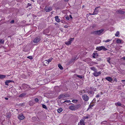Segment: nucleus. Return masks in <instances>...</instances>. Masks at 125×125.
Listing matches in <instances>:
<instances>
[{
  "label": "nucleus",
  "instance_id": "f257e3e1",
  "mask_svg": "<svg viewBox=\"0 0 125 125\" xmlns=\"http://www.w3.org/2000/svg\"><path fill=\"white\" fill-rule=\"evenodd\" d=\"M96 49L98 51H100L102 50H103L104 51H106L107 49L104 46H101L97 47L96 48Z\"/></svg>",
  "mask_w": 125,
  "mask_h": 125
},
{
  "label": "nucleus",
  "instance_id": "f03ea898",
  "mask_svg": "<svg viewBox=\"0 0 125 125\" xmlns=\"http://www.w3.org/2000/svg\"><path fill=\"white\" fill-rule=\"evenodd\" d=\"M103 29H101L99 30L95 31L93 32L94 34L97 35L100 34L104 31Z\"/></svg>",
  "mask_w": 125,
  "mask_h": 125
},
{
  "label": "nucleus",
  "instance_id": "7ed1b4c3",
  "mask_svg": "<svg viewBox=\"0 0 125 125\" xmlns=\"http://www.w3.org/2000/svg\"><path fill=\"white\" fill-rule=\"evenodd\" d=\"M74 38H71L69 39V41L65 42V44L67 45H70L74 40Z\"/></svg>",
  "mask_w": 125,
  "mask_h": 125
},
{
  "label": "nucleus",
  "instance_id": "20e7f679",
  "mask_svg": "<svg viewBox=\"0 0 125 125\" xmlns=\"http://www.w3.org/2000/svg\"><path fill=\"white\" fill-rule=\"evenodd\" d=\"M83 99L85 101H88L89 99V97L86 94H84L82 96Z\"/></svg>",
  "mask_w": 125,
  "mask_h": 125
},
{
  "label": "nucleus",
  "instance_id": "39448f33",
  "mask_svg": "<svg viewBox=\"0 0 125 125\" xmlns=\"http://www.w3.org/2000/svg\"><path fill=\"white\" fill-rule=\"evenodd\" d=\"M41 40L39 37L35 38L33 40V42L34 43H36L38 42Z\"/></svg>",
  "mask_w": 125,
  "mask_h": 125
},
{
  "label": "nucleus",
  "instance_id": "423d86ee",
  "mask_svg": "<svg viewBox=\"0 0 125 125\" xmlns=\"http://www.w3.org/2000/svg\"><path fill=\"white\" fill-rule=\"evenodd\" d=\"M101 74L100 72H97V71L93 73V75L96 77H97L99 75Z\"/></svg>",
  "mask_w": 125,
  "mask_h": 125
},
{
  "label": "nucleus",
  "instance_id": "0eeeda50",
  "mask_svg": "<svg viewBox=\"0 0 125 125\" xmlns=\"http://www.w3.org/2000/svg\"><path fill=\"white\" fill-rule=\"evenodd\" d=\"M45 9L46 12H49L52 10V8L51 7L46 6Z\"/></svg>",
  "mask_w": 125,
  "mask_h": 125
},
{
  "label": "nucleus",
  "instance_id": "6e6552de",
  "mask_svg": "<svg viewBox=\"0 0 125 125\" xmlns=\"http://www.w3.org/2000/svg\"><path fill=\"white\" fill-rule=\"evenodd\" d=\"M116 12L118 14H124L125 12L124 11H123L121 10H118L116 11Z\"/></svg>",
  "mask_w": 125,
  "mask_h": 125
},
{
  "label": "nucleus",
  "instance_id": "1a4fd4ad",
  "mask_svg": "<svg viewBox=\"0 0 125 125\" xmlns=\"http://www.w3.org/2000/svg\"><path fill=\"white\" fill-rule=\"evenodd\" d=\"M18 117L19 119L21 120H22L25 118V117L23 116L22 114H21L18 115Z\"/></svg>",
  "mask_w": 125,
  "mask_h": 125
},
{
  "label": "nucleus",
  "instance_id": "9d476101",
  "mask_svg": "<svg viewBox=\"0 0 125 125\" xmlns=\"http://www.w3.org/2000/svg\"><path fill=\"white\" fill-rule=\"evenodd\" d=\"M78 125H85L84 122V120L83 119L81 120L80 122L78 124Z\"/></svg>",
  "mask_w": 125,
  "mask_h": 125
},
{
  "label": "nucleus",
  "instance_id": "9b49d317",
  "mask_svg": "<svg viewBox=\"0 0 125 125\" xmlns=\"http://www.w3.org/2000/svg\"><path fill=\"white\" fill-rule=\"evenodd\" d=\"M69 109L72 111H73L76 110L75 105L70 106L69 107Z\"/></svg>",
  "mask_w": 125,
  "mask_h": 125
},
{
  "label": "nucleus",
  "instance_id": "f8f14e48",
  "mask_svg": "<svg viewBox=\"0 0 125 125\" xmlns=\"http://www.w3.org/2000/svg\"><path fill=\"white\" fill-rule=\"evenodd\" d=\"M68 96H65V95H64V94H63L60 95V96H59L58 98L59 99H60L64 97H66Z\"/></svg>",
  "mask_w": 125,
  "mask_h": 125
},
{
  "label": "nucleus",
  "instance_id": "ddd939ff",
  "mask_svg": "<svg viewBox=\"0 0 125 125\" xmlns=\"http://www.w3.org/2000/svg\"><path fill=\"white\" fill-rule=\"evenodd\" d=\"M105 79L108 81L110 82H111L112 81V79L110 77H106L105 78Z\"/></svg>",
  "mask_w": 125,
  "mask_h": 125
},
{
  "label": "nucleus",
  "instance_id": "4468645a",
  "mask_svg": "<svg viewBox=\"0 0 125 125\" xmlns=\"http://www.w3.org/2000/svg\"><path fill=\"white\" fill-rule=\"evenodd\" d=\"M12 82H13V81L12 80H7L5 82V84L6 85H8V83Z\"/></svg>",
  "mask_w": 125,
  "mask_h": 125
},
{
  "label": "nucleus",
  "instance_id": "2eb2a0df",
  "mask_svg": "<svg viewBox=\"0 0 125 125\" xmlns=\"http://www.w3.org/2000/svg\"><path fill=\"white\" fill-rule=\"evenodd\" d=\"M58 18L59 17L58 16H56L55 17V20L57 22H59L60 21V19Z\"/></svg>",
  "mask_w": 125,
  "mask_h": 125
},
{
  "label": "nucleus",
  "instance_id": "dca6fc26",
  "mask_svg": "<svg viewBox=\"0 0 125 125\" xmlns=\"http://www.w3.org/2000/svg\"><path fill=\"white\" fill-rule=\"evenodd\" d=\"M122 40L119 39H118L116 41V42L117 43H122Z\"/></svg>",
  "mask_w": 125,
  "mask_h": 125
},
{
  "label": "nucleus",
  "instance_id": "f3484780",
  "mask_svg": "<svg viewBox=\"0 0 125 125\" xmlns=\"http://www.w3.org/2000/svg\"><path fill=\"white\" fill-rule=\"evenodd\" d=\"M93 54V56L94 58H97V56H98V54L97 53H94Z\"/></svg>",
  "mask_w": 125,
  "mask_h": 125
},
{
  "label": "nucleus",
  "instance_id": "a211bd4d",
  "mask_svg": "<svg viewBox=\"0 0 125 125\" xmlns=\"http://www.w3.org/2000/svg\"><path fill=\"white\" fill-rule=\"evenodd\" d=\"M99 7H96L94 10V12L95 13H96V14L98 13V12L99 10H98L97 8Z\"/></svg>",
  "mask_w": 125,
  "mask_h": 125
},
{
  "label": "nucleus",
  "instance_id": "6ab92c4d",
  "mask_svg": "<svg viewBox=\"0 0 125 125\" xmlns=\"http://www.w3.org/2000/svg\"><path fill=\"white\" fill-rule=\"evenodd\" d=\"M90 69H91L92 70L94 71V72L95 71H97V69L95 67H91L90 68Z\"/></svg>",
  "mask_w": 125,
  "mask_h": 125
},
{
  "label": "nucleus",
  "instance_id": "aec40b11",
  "mask_svg": "<svg viewBox=\"0 0 125 125\" xmlns=\"http://www.w3.org/2000/svg\"><path fill=\"white\" fill-rule=\"evenodd\" d=\"M85 92L86 91L85 90H81L79 91V94H80V95H82L83 94V93H85Z\"/></svg>",
  "mask_w": 125,
  "mask_h": 125
},
{
  "label": "nucleus",
  "instance_id": "412c9836",
  "mask_svg": "<svg viewBox=\"0 0 125 125\" xmlns=\"http://www.w3.org/2000/svg\"><path fill=\"white\" fill-rule=\"evenodd\" d=\"M6 77V75H3L0 74V79H3Z\"/></svg>",
  "mask_w": 125,
  "mask_h": 125
},
{
  "label": "nucleus",
  "instance_id": "4be33fe9",
  "mask_svg": "<svg viewBox=\"0 0 125 125\" xmlns=\"http://www.w3.org/2000/svg\"><path fill=\"white\" fill-rule=\"evenodd\" d=\"M62 111V109L61 108H60L58 109L57 111L58 113H60Z\"/></svg>",
  "mask_w": 125,
  "mask_h": 125
},
{
  "label": "nucleus",
  "instance_id": "5701e85b",
  "mask_svg": "<svg viewBox=\"0 0 125 125\" xmlns=\"http://www.w3.org/2000/svg\"><path fill=\"white\" fill-rule=\"evenodd\" d=\"M26 95V94L25 93H23L20 94L19 96L20 97H22Z\"/></svg>",
  "mask_w": 125,
  "mask_h": 125
},
{
  "label": "nucleus",
  "instance_id": "b1692460",
  "mask_svg": "<svg viewBox=\"0 0 125 125\" xmlns=\"http://www.w3.org/2000/svg\"><path fill=\"white\" fill-rule=\"evenodd\" d=\"M52 59H49L47 60H45V61L47 62H48V63L49 64L50 62H51L52 61Z\"/></svg>",
  "mask_w": 125,
  "mask_h": 125
},
{
  "label": "nucleus",
  "instance_id": "393cba45",
  "mask_svg": "<svg viewBox=\"0 0 125 125\" xmlns=\"http://www.w3.org/2000/svg\"><path fill=\"white\" fill-rule=\"evenodd\" d=\"M58 67L61 69L62 70L63 69V67L60 64H58Z\"/></svg>",
  "mask_w": 125,
  "mask_h": 125
},
{
  "label": "nucleus",
  "instance_id": "a878e982",
  "mask_svg": "<svg viewBox=\"0 0 125 125\" xmlns=\"http://www.w3.org/2000/svg\"><path fill=\"white\" fill-rule=\"evenodd\" d=\"M80 105H75L76 110L78 109L80 107Z\"/></svg>",
  "mask_w": 125,
  "mask_h": 125
},
{
  "label": "nucleus",
  "instance_id": "bb28decb",
  "mask_svg": "<svg viewBox=\"0 0 125 125\" xmlns=\"http://www.w3.org/2000/svg\"><path fill=\"white\" fill-rule=\"evenodd\" d=\"M121 103L119 102H118L117 103V105H118V106H121L122 107L123 106H124V105H121Z\"/></svg>",
  "mask_w": 125,
  "mask_h": 125
},
{
  "label": "nucleus",
  "instance_id": "cd10ccee",
  "mask_svg": "<svg viewBox=\"0 0 125 125\" xmlns=\"http://www.w3.org/2000/svg\"><path fill=\"white\" fill-rule=\"evenodd\" d=\"M42 107L43 108H45L46 109H47V107L44 104H42Z\"/></svg>",
  "mask_w": 125,
  "mask_h": 125
},
{
  "label": "nucleus",
  "instance_id": "c85d7f7f",
  "mask_svg": "<svg viewBox=\"0 0 125 125\" xmlns=\"http://www.w3.org/2000/svg\"><path fill=\"white\" fill-rule=\"evenodd\" d=\"M94 104L93 105H90V104L89 106V107L88 108L87 110H89V109H90V108L91 107H93L94 106Z\"/></svg>",
  "mask_w": 125,
  "mask_h": 125
},
{
  "label": "nucleus",
  "instance_id": "c756f323",
  "mask_svg": "<svg viewBox=\"0 0 125 125\" xmlns=\"http://www.w3.org/2000/svg\"><path fill=\"white\" fill-rule=\"evenodd\" d=\"M119 34V32L118 31H117L116 32L115 34V36H118Z\"/></svg>",
  "mask_w": 125,
  "mask_h": 125
},
{
  "label": "nucleus",
  "instance_id": "7c9ffc66",
  "mask_svg": "<svg viewBox=\"0 0 125 125\" xmlns=\"http://www.w3.org/2000/svg\"><path fill=\"white\" fill-rule=\"evenodd\" d=\"M75 58H73L71 60L70 62H73L75 60Z\"/></svg>",
  "mask_w": 125,
  "mask_h": 125
},
{
  "label": "nucleus",
  "instance_id": "2f4dec72",
  "mask_svg": "<svg viewBox=\"0 0 125 125\" xmlns=\"http://www.w3.org/2000/svg\"><path fill=\"white\" fill-rule=\"evenodd\" d=\"M107 122V121H103L101 123V124H105Z\"/></svg>",
  "mask_w": 125,
  "mask_h": 125
},
{
  "label": "nucleus",
  "instance_id": "473e14b6",
  "mask_svg": "<svg viewBox=\"0 0 125 125\" xmlns=\"http://www.w3.org/2000/svg\"><path fill=\"white\" fill-rule=\"evenodd\" d=\"M0 43H4V40L3 39H0Z\"/></svg>",
  "mask_w": 125,
  "mask_h": 125
},
{
  "label": "nucleus",
  "instance_id": "72a5a7b5",
  "mask_svg": "<svg viewBox=\"0 0 125 125\" xmlns=\"http://www.w3.org/2000/svg\"><path fill=\"white\" fill-rule=\"evenodd\" d=\"M107 61L110 63V58H107Z\"/></svg>",
  "mask_w": 125,
  "mask_h": 125
},
{
  "label": "nucleus",
  "instance_id": "f704fd0d",
  "mask_svg": "<svg viewBox=\"0 0 125 125\" xmlns=\"http://www.w3.org/2000/svg\"><path fill=\"white\" fill-rule=\"evenodd\" d=\"M77 101V100H73L72 101V102L73 103H76Z\"/></svg>",
  "mask_w": 125,
  "mask_h": 125
},
{
  "label": "nucleus",
  "instance_id": "c9c22d12",
  "mask_svg": "<svg viewBox=\"0 0 125 125\" xmlns=\"http://www.w3.org/2000/svg\"><path fill=\"white\" fill-rule=\"evenodd\" d=\"M77 76L78 77L81 79L83 78V77L82 75H77Z\"/></svg>",
  "mask_w": 125,
  "mask_h": 125
},
{
  "label": "nucleus",
  "instance_id": "e433bc0d",
  "mask_svg": "<svg viewBox=\"0 0 125 125\" xmlns=\"http://www.w3.org/2000/svg\"><path fill=\"white\" fill-rule=\"evenodd\" d=\"M71 102L69 100H66V101H64L63 102V103H65V102H66V103H69L70 102Z\"/></svg>",
  "mask_w": 125,
  "mask_h": 125
},
{
  "label": "nucleus",
  "instance_id": "4c0bfd02",
  "mask_svg": "<svg viewBox=\"0 0 125 125\" xmlns=\"http://www.w3.org/2000/svg\"><path fill=\"white\" fill-rule=\"evenodd\" d=\"M29 104L30 106H32L33 104H32L31 103H32V102L31 101H30L29 102Z\"/></svg>",
  "mask_w": 125,
  "mask_h": 125
},
{
  "label": "nucleus",
  "instance_id": "58836bf2",
  "mask_svg": "<svg viewBox=\"0 0 125 125\" xmlns=\"http://www.w3.org/2000/svg\"><path fill=\"white\" fill-rule=\"evenodd\" d=\"M27 58L30 59H32V56H29Z\"/></svg>",
  "mask_w": 125,
  "mask_h": 125
},
{
  "label": "nucleus",
  "instance_id": "ea45409f",
  "mask_svg": "<svg viewBox=\"0 0 125 125\" xmlns=\"http://www.w3.org/2000/svg\"><path fill=\"white\" fill-rule=\"evenodd\" d=\"M34 101L36 102H38L39 101L38 99L37 98H36L34 99Z\"/></svg>",
  "mask_w": 125,
  "mask_h": 125
},
{
  "label": "nucleus",
  "instance_id": "a19ab883",
  "mask_svg": "<svg viewBox=\"0 0 125 125\" xmlns=\"http://www.w3.org/2000/svg\"><path fill=\"white\" fill-rule=\"evenodd\" d=\"M111 40H110L109 39H108L106 41H105V42H110V41H111Z\"/></svg>",
  "mask_w": 125,
  "mask_h": 125
},
{
  "label": "nucleus",
  "instance_id": "79ce46f5",
  "mask_svg": "<svg viewBox=\"0 0 125 125\" xmlns=\"http://www.w3.org/2000/svg\"><path fill=\"white\" fill-rule=\"evenodd\" d=\"M89 93L92 94H94V92L92 91H90Z\"/></svg>",
  "mask_w": 125,
  "mask_h": 125
},
{
  "label": "nucleus",
  "instance_id": "37998d69",
  "mask_svg": "<svg viewBox=\"0 0 125 125\" xmlns=\"http://www.w3.org/2000/svg\"><path fill=\"white\" fill-rule=\"evenodd\" d=\"M19 105L20 106H24V104L23 103H21L19 104Z\"/></svg>",
  "mask_w": 125,
  "mask_h": 125
},
{
  "label": "nucleus",
  "instance_id": "c03bdc74",
  "mask_svg": "<svg viewBox=\"0 0 125 125\" xmlns=\"http://www.w3.org/2000/svg\"><path fill=\"white\" fill-rule=\"evenodd\" d=\"M66 19L67 20H69V16H67L66 17Z\"/></svg>",
  "mask_w": 125,
  "mask_h": 125
},
{
  "label": "nucleus",
  "instance_id": "a18cd8bd",
  "mask_svg": "<svg viewBox=\"0 0 125 125\" xmlns=\"http://www.w3.org/2000/svg\"><path fill=\"white\" fill-rule=\"evenodd\" d=\"M64 95H65V96H68V97H69V95L68 94H64Z\"/></svg>",
  "mask_w": 125,
  "mask_h": 125
},
{
  "label": "nucleus",
  "instance_id": "49530a36",
  "mask_svg": "<svg viewBox=\"0 0 125 125\" xmlns=\"http://www.w3.org/2000/svg\"><path fill=\"white\" fill-rule=\"evenodd\" d=\"M122 82L124 83H125V80H122Z\"/></svg>",
  "mask_w": 125,
  "mask_h": 125
},
{
  "label": "nucleus",
  "instance_id": "de8ad7c7",
  "mask_svg": "<svg viewBox=\"0 0 125 125\" xmlns=\"http://www.w3.org/2000/svg\"><path fill=\"white\" fill-rule=\"evenodd\" d=\"M101 96L100 95H99V94H98L97 95H96V97H100Z\"/></svg>",
  "mask_w": 125,
  "mask_h": 125
},
{
  "label": "nucleus",
  "instance_id": "09e8293b",
  "mask_svg": "<svg viewBox=\"0 0 125 125\" xmlns=\"http://www.w3.org/2000/svg\"><path fill=\"white\" fill-rule=\"evenodd\" d=\"M89 14H91L92 15H94L96 14V13H94V12L92 14L89 13Z\"/></svg>",
  "mask_w": 125,
  "mask_h": 125
},
{
  "label": "nucleus",
  "instance_id": "8fccbe9b",
  "mask_svg": "<svg viewBox=\"0 0 125 125\" xmlns=\"http://www.w3.org/2000/svg\"><path fill=\"white\" fill-rule=\"evenodd\" d=\"M84 119H88L89 118V117L88 116H86L84 117Z\"/></svg>",
  "mask_w": 125,
  "mask_h": 125
},
{
  "label": "nucleus",
  "instance_id": "3c124183",
  "mask_svg": "<svg viewBox=\"0 0 125 125\" xmlns=\"http://www.w3.org/2000/svg\"><path fill=\"white\" fill-rule=\"evenodd\" d=\"M14 22V20H12L10 22L11 23H13Z\"/></svg>",
  "mask_w": 125,
  "mask_h": 125
},
{
  "label": "nucleus",
  "instance_id": "603ef678",
  "mask_svg": "<svg viewBox=\"0 0 125 125\" xmlns=\"http://www.w3.org/2000/svg\"><path fill=\"white\" fill-rule=\"evenodd\" d=\"M114 80V81H115L116 82H117V79L116 78H115Z\"/></svg>",
  "mask_w": 125,
  "mask_h": 125
},
{
  "label": "nucleus",
  "instance_id": "864d4df0",
  "mask_svg": "<svg viewBox=\"0 0 125 125\" xmlns=\"http://www.w3.org/2000/svg\"><path fill=\"white\" fill-rule=\"evenodd\" d=\"M122 58L123 60H125V56L123 57Z\"/></svg>",
  "mask_w": 125,
  "mask_h": 125
},
{
  "label": "nucleus",
  "instance_id": "5fc2aeb1",
  "mask_svg": "<svg viewBox=\"0 0 125 125\" xmlns=\"http://www.w3.org/2000/svg\"><path fill=\"white\" fill-rule=\"evenodd\" d=\"M69 17L71 18V19L72 18V16L71 15H69Z\"/></svg>",
  "mask_w": 125,
  "mask_h": 125
},
{
  "label": "nucleus",
  "instance_id": "6e6d98bb",
  "mask_svg": "<svg viewBox=\"0 0 125 125\" xmlns=\"http://www.w3.org/2000/svg\"><path fill=\"white\" fill-rule=\"evenodd\" d=\"M36 118V117H33L32 118V119H35Z\"/></svg>",
  "mask_w": 125,
  "mask_h": 125
},
{
  "label": "nucleus",
  "instance_id": "4d7b16f0",
  "mask_svg": "<svg viewBox=\"0 0 125 125\" xmlns=\"http://www.w3.org/2000/svg\"><path fill=\"white\" fill-rule=\"evenodd\" d=\"M68 27V26L67 25H66L65 26H64V27L65 28H66Z\"/></svg>",
  "mask_w": 125,
  "mask_h": 125
},
{
  "label": "nucleus",
  "instance_id": "13d9d810",
  "mask_svg": "<svg viewBox=\"0 0 125 125\" xmlns=\"http://www.w3.org/2000/svg\"><path fill=\"white\" fill-rule=\"evenodd\" d=\"M28 5L29 6H31V4H30V3H28Z\"/></svg>",
  "mask_w": 125,
  "mask_h": 125
},
{
  "label": "nucleus",
  "instance_id": "bf43d9fd",
  "mask_svg": "<svg viewBox=\"0 0 125 125\" xmlns=\"http://www.w3.org/2000/svg\"><path fill=\"white\" fill-rule=\"evenodd\" d=\"M5 99L6 100H8V98L7 97L5 98Z\"/></svg>",
  "mask_w": 125,
  "mask_h": 125
},
{
  "label": "nucleus",
  "instance_id": "052dcab7",
  "mask_svg": "<svg viewBox=\"0 0 125 125\" xmlns=\"http://www.w3.org/2000/svg\"><path fill=\"white\" fill-rule=\"evenodd\" d=\"M69 0H64L65 1H68Z\"/></svg>",
  "mask_w": 125,
  "mask_h": 125
},
{
  "label": "nucleus",
  "instance_id": "680f3d73",
  "mask_svg": "<svg viewBox=\"0 0 125 125\" xmlns=\"http://www.w3.org/2000/svg\"><path fill=\"white\" fill-rule=\"evenodd\" d=\"M32 1H33V2H34V0H31Z\"/></svg>",
  "mask_w": 125,
  "mask_h": 125
},
{
  "label": "nucleus",
  "instance_id": "e2e57ef3",
  "mask_svg": "<svg viewBox=\"0 0 125 125\" xmlns=\"http://www.w3.org/2000/svg\"><path fill=\"white\" fill-rule=\"evenodd\" d=\"M52 13H53V12H51Z\"/></svg>",
  "mask_w": 125,
  "mask_h": 125
},
{
  "label": "nucleus",
  "instance_id": "0e129e2a",
  "mask_svg": "<svg viewBox=\"0 0 125 125\" xmlns=\"http://www.w3.org/2000/svg\"><path fill=\"white\" fill-rule=\"evenodd\" d=\"M52 13H53V12H51Z\"/></svg>",
  "mask_w": 125,
  "mask_h": 125
},
{
  "label": "nucleus",
  "instance_id": "69168bd1",
  "mask_svg": "<svg viewBox=\"0 0 125 125\" xmlns=\"http://www.w3.org/2000/svg\"><path fill=\"white\" fill-rule=\"evenodd\" d=\"M94 27V26H93V27Z\"/></svg>",
  "mask_w": 125,
  "mask_h": 125
},
{
  "label": "nucleus",
  "instance_id": "338daca9",
  "mask_svg": "<svg viewBox=\"0 0 125 125\" xmlns=\"http://www.w3.org/2000/svg\"><path fill=\"white\" fill-rule=\"evenodd\" d=\"M101 93H102V92H101Z\"/></svg>",
  "mask_w": 125,
  "mask_h": 125
}]
</instances>
